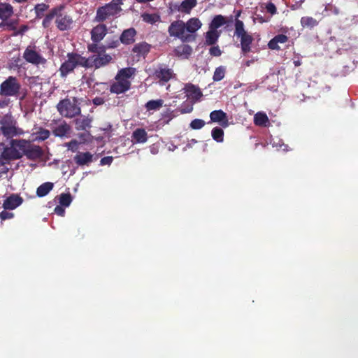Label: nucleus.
I'll return each mask as SVG.
<instances>
[{
  "mask_svg": "<svg viewBox=\"0 0 358 358\" xmlns=\"http://www.w3.org/2000/svg\"><path fill=\"white\" fill-rule=\"evenodd\" d=\"M70 126L65 122L59 124L53 130V134L56 136L62 137L66 136L70 131Z\"/></svg>",
  "mask_w": 358,
  "mask_h": 358,
  "instance_id": "7c9ffc66",
  "label": "nucleus"
},
{
  "mask_svg": "<svg viewBox=\"0 0 358 358\" xmlns=\"http://www.w3.org/2000/svg\"><path fill=\"white\" fill-rule=\"evenodd\" d=\"M35 134L36 140L44 141L49 138L50 133L48 129L40 127Z\"/></svg>",
  "mask_w": 358,
  "mask_h": 358,
  "instance_id": "4c0bfd02",
  "label": "nucleus"
},
{
  "mask_svg": "<svg viewBox=\"0 0 358 358\" xmlns=\"http://www.w3.org/2000/svg\"><path fill=\"white\" fill-rule=\"evenodd\" d=\"M0 132L6 139H13L24 134V131L18 127L17 120L10 113L0 116Z\"/></svg>",
  "mask_w": 358,
  "mask_h": 358,
  "instance_id": "20e7f679",
  "label": "nucleus"
},
{
  "mask_svg": "<svg viewBox=\"0 0 358 358\" xmlns=\"http://www.w3.org/2000/svg\"><path fill=\"white\" fill-rule=\"evenodd\" d=\"M55 213L59 215L63 216L65 213V211L62 206H57L55 208Z\"/></svg>",
  "mask_w": 358,
  "mask_h": 358,
  "instance_id": "864d4df0",
  "label": "nucleus"
},
{
  "mask_svg": "<svg viewBox=\"0 0 358 358\" xmlns=\"http://www.w3.org/2000/svg\"><path fill=\"white\" fill-rule=\"evenodd\" d=\"M197 5V0H183L180 3H175L172 10L178 11L185 15H189L192 10Z\"/></svg>",
  "mask_w": 358,
  "mask_h": 358,
  "instance_id": "2eb2a0df",
  "label": "nucleus"
},
{
  "mask_svg": "<svg viewBox=\"0 0 358 358\" xmlns=\"http://www.w3.org/2000/svg\"><path fill=\"white\" fill-rule=\"evenodd\" d=\"M209 52L210 55L214 57H219L222 55V51L217 45L211 47L209 50Z\"/></svg>",
  "mask_w": 358,
  "mask_h": 358,
  "instance_id": "c03bdc74",
  "label": "nucleus"
},
{
  "mask_svg": "<svg viewBox=\"0 0 358 358\" xmlns=\"http://www.w3.org/2000/svg\"><path fill=\"white\" fill-rule=\"evenodd\" d=\"M55 19L56 27L62 31L71 29L73 24L72 17L65 10L64 5H59L52 8L45 16L42 24L43 27L48 28L50 26L52 20Z\"/></svg>",
  "mask_w": 358,
  "mask_h": 358,
  "instance_id": "f03ea898",
  "label": "nucleus"
},
{
  "mask_svg": "<svg viewBox=\"0 0 358 358\" xmlns=\"http://www.w3.org/2000/svg\"><path fill=\"white\" fill-rule=\"evenodd\" d=\"M24 143V139H10L8 145L3 147L0 155L1 159L8 162L21 159Z\"/></svg>",
  "mask_w": 358,
  "mask_h": 358,
  "instance_id": "423d86ee",
  "label": "nucleus"
},
{
  "mask_svg": "<svg viewBox=\"0 0 358 358\" xmlns=\"http://www.w3.org/2000/svg\"><path fill=\"white\" fill-rule=\"evenodd\" d=\"M77 142L76 141H71L69 142L68 144H67V146L69 148V149H71L72 151H75L77 148Z\"/></svg>",
  "mask_w": 358,
  "mask_h": 358,
  "instance_id": "6e6d98bb",
  "label": "nucleus"
},
{
  "mask_svg": "<svg viewBox=\"0 0 358 358\" xmlns=\"http://www.w3.org/2000/svg\"><path fill=\"white\" fill-rule=\"evenodd\" d=\"M72 201L71 196L69 193L62 194L59 196V203L62 206L68 207Z\"/></svg>",
  "mask_w": 358,
  "mask_h": 358,
  "instance_id": "ea45409f",
  "label": "nucleus"
},
{
  "mask_svg": "<svg viewBox=\"0 0 358 358\" xmlns=\"http://www.w3.org/2000/svg\"><path fill=\"white\" fill-rule=\"evenodd\" d=\"M56 108L59 113L66 118H73L81 113V108L76 97L65 98L59 101Z\"/></svg>",
  "mask_w": 358,
  "mask_h": 358,
  "instance_id": "0eeeda50",
  "label": "nucleus"
},
{
  "mask_svg": "<svg viewBox=\"0 0 358 358\" xmlns=\"http://www.w3.org/2000/svg\"><path fill=\"white\" fill-rule=\"evenodd\" d=\"M54 184L50 182H46L41 185L36 190V195L38 197L46 196L53 188Z\"/></svg>",
  "mask_w": 358,
  "mask_h": 358,
  "instance_id": "c756f323",
  "label": "nucleus"
},
{
  "mask_svg": "<svg viewBox=\"0 0 358 358\" xmlns=\"http://www.w3.org/2000/svg\"><path fill=\"white\" fill-rule=\"evenodd\" d=\"M10 104V100L8 99H3L0 100V108L7 107Z\"/></svg>",
  "mask_w": 358,
  "mask_h": 358,
  "instance_id": "5fc2aeb1",
  "label": "nucleus"
},
{
  "mask_svg": "<svg viewBox=\"0 0 358 358\" xmlns=\"http://www.w3.org/2000/svg\"><path fill=\"white\" fill-rule=\"evenodd\" d=\"M67 59L64 61L59 68L60 76L62 78L73 72L77 66H82L86 69L85 57L81 55L70 52L67 54Z\"/></svg>",
  "mask_w": 358,
  "mask_h": 358,
  "instance_id": "6e6552de",
  "label": "nucleus"
},
{
  "mask_svg": "<svg viewBox=\"0 0 358 358\" xmlns=\"http://www.w3.org/2000/svg\"><path fill=\"white\" fill-rule=\"evenodd\" d=\"M108 31L107 27L105 24H99L94 27L90 34L91 39L94 43H99L103 39Z\"/></svg>",
  "mask_w": 358,
  "mask_h": 358,
  "instance_id": "a211bd4d",
  "label": "nucleus"
},
{
  "mask_svg": "<svg viewBox=\"0 0 358 358\" xmlns=\"http://www.w3.org/2000/svg\"><path fill=\"white\" fill-rule=\"evenodd\" d=\"M13 216H14V214L13 213L6 211V210H3L0 213V218L2 220L11 219L13 217Z\"/></svg>",
  "mask_w": 358,
  "mask_h": 358,
  "instance_id": "49530a36",
  "label": "nucleus"
},
{
  "mask_svg": "<svg viewBox=\"0 0 358 358\" xmlns=\"http://www.w3.org/2000/svg\"><path fill=\"white\" fill-rule=\"evenodd\" d=\"M234 36L239 39L243 54L246 55L251 51V45L254 41L252 36L245 29L243 21L236 19L234 22Z\"/></svg>",
  "mask_w": 358,
  "mask_h": 358,
  "instance_id": "39448f33",
  "label": "nucleus"
},
{
  "mask_svg": "<svg viewBox=\"0 0 358 358\" xmlns=\"http://www.w3.org/2000/svg\"><path fill=\"white\" fill-rule=\"evenodd\" d=\"M133 143H145L148 141V134L144 129L138 128L131 135Z\"/></svg>",
  "mask_w": 358,
  "mask_h": 358,
  "instance_id": "5701e85b",
  "label": "nucleus"
},
{
  "mask_svg": "<svg viewBox=\"0 0 358 358\" xmlns=\"http://www.w3.org/2000/svg\"><path fill=\"white\" fill-rule=\"evenodd\" d=\"M221 31L209 28L205 34V43L208 45H215L220 36Z\"/></svg>",
  "mask_w": 358,
  "mask_h": 358,
  "instance_id": "a878e982",
  "label": "nucleus"
},
{
  "mask_svg": "<svg viewBox=\"0 0 358 358\" xmlns=\"http://www.w3.org/2000/svg\"><path fill=\"white\" fill-rule=\"evenodd\" d=\"M317 21L312 17L305 16L301 18V24L304 28L312 29L317 26Z\"/></svg>",
  "mask_w": 358,
  "mask_h": 358,
  "instance_id": "72a5a7b5",
  "label": "nucleus"
},
{
  "mask_svg": "<svg viewBox=\"0 0 358 358\" xmlns=\"http://www.w3.org/2000/svg\"><path fill=\"white\" fill-rule=\"evenodd\" d=\"M23 202V199L18 194H13L7 197L3 203L5 210H14Z\"/></svg>",
  "mask_w": 358,
  "mask_h": 358,
  "instance_id": "f3484780",
  "label": "nucleus"
},
{
  "mask_svg": "<svg viewBox=\"0 0 358 358\" xmlns=\"http://www.w3.org/2000/svg\"><path fill=\"white\" fill-rule=\"evenodd\" d=\"M240 15V12H238V13H237V17H238Z\"/></svg>",
  "mask_w": 358,
  "mask_h": 358,
  "instance_id": "680f3d73",
  "label": "nucleus"
},
{
  "mask_svg": "<svg viewBox=\"0 0 358 358\" xmlns=\"http://www.w3.org/2000/svg\"><path fill=\"white\" fill-rule=\"evenodd\" d=\"M186 96L191 99L198 100L202 96V93L199 88L192 84H187L184 87Z\"/></svg>",
  "mask_w": 358,
  "mask_h": 358,
  "instance_id": "412c9836",
  "label": "nucleus"
},
{
  "mask_svg": "<svg viewBox=\"0 0 358 358\" xmlns=\"http://www.w3.org/2000/svg\"><path fill=\"white\" fill-rule=\"evenodd\" d=\"M141 17L145 22L151 24L160 21V15L157 13H145L141 15Z\"/></svg>",
  "mask_w": 358,
  "mask_h": 358,
  "instance_id": "473e14b6",
  "label": "nucleus"
},
{
  "mask_svg": "<svg viewBox=\"0 0 358 358\" xmlns=\"http://www.w3.org/2000/svg\"><path fill=\"white\" fill-rule=\"evenodd\" d=\"M254 124L262 127H268L271 124L270 120L264 112H257L254 115Z\"/></svg>",
  "mask_w": 358,
  "mask_h": 358,
  "instance_id": "393cba45",
  "label": "nucleus"
},
{
  "mask_svg": "<svg viewBox=\"0 0 358 358\" xmlns=\"http://www.w3.org/2000/svg\"><path fill=\"white\" fill-rule=\"evenodd\" d=\"M266 9L267 12L271 15H275L277 13V9H276L275 6L271 2H268L266 4Z\"/></svg>",
  "mask_w": 358,
  "mask_h": 358,
  "instance_id": "de8ad7c7",
  "label": "nucleus"
},
{
  "mask_svg": "<svg viewBox=\"0 0 358 358\" xmlns=\"http://www.w3.org/2000/svg\"><path fill=\"white\" fill-rule=\"evenodd\" d=\"M164 101L162 99L150 100L145 103V108L148 111L157 110L163 106Z\"/></svg>",
  "mask_w": 358,
  "mask_h": 358,
  "instance_id": "2f4dec72",
  "label": "nucleus"
},
{
  "mask_svg": "<svg viewBox=\"0 0 358 358\" xmlns=\"http://www.w3.org/2000/svg\"><path fill=\"white\" fill-rule=\"evenodd\" d=\"M255 62L254 59H252V60H248V61H245L244 64L246 66H250L251 64H252L253 62Z\"/></svg>",
  "mask_w": 358,
  "mask_h": 358,
  "instance_id": "13d9d810",
  "label": "nucleus"
},
{
  "mask_svg": "<svg viewBox=\"0 0 358 358\" xmlns=\"http://www.w3.org/2000/svg\"><path fill=\"white\" fill-rule=\"evenodd\" d=\"M150 50V45L145 42H141L136 44L132 49L133 52L138 57H145Z\"/></svg>",
  "mask_w": 358,
  "mask_h": 358,
  "instance_id": "bb28decb",
  "label": "nucleus"
},
{
  "mask_svg": "<svg viewBox=\"0 0 358 358\" xmlns=\"http://www.w3.org/2000/svg\"><path fill=\"white\" fill-rule=\"evenodd\" d=\"M74 161L79 166L88 165L93 161V155L89 152H78L74 157Z\"/></svg>",
  "mask_w": 358,
  "mask_h": 358,
  "instance_id": "aec40b11",
  "label": "nucleus"
},
{
  "mask_svg": "<svg viewBox=\"0 0 358 358\" xmlns=\"http://www.w3.org/2000/svg\"><path fill=\"white\" fill-rule=\"evenodd\" d=\"M121 4L120 0H113L109 3L99 8L96 10L94 20L101 22L115 16L122 10Z\"/></svg>",
  "mask_w": 358,
  "mask_h": 358,
  "instance_id": "1a4fd4ad",
  "label": "nucleus"
},
{
  "mask_svg": "<svg viewBox=\"0 0 358 358\" xmlns=\"http://www.w3.org/2000/svg\"><path fill=\"white\" fill-rule=\"evenodd\" d=\"M9 163L10 162L1 159V156L0 155V177L8 171V164H9Z\"/></svg>",
  "mask_w": 358,
  "mask_h": 358,
  "instance_id": "37998d69",
  "label": "nucleus"
},
{
  "mask_svg": "<svg viewBox=\"0 0 358 358\" xmlns=\"http://www.w3.org/2000/svg\"><path fill=\"white\" fill-rule=\"evenodd\" d=\"M22 57L27 63L35 66H45L47 63V59L43 56L41 49L35 44H29L25 48Z\"/></svg>",
  "mask_w": 358,
  "mask_h": 358,
  "instance_id": "9d476101",
  "label": "nucleus"
},
{
  "mask_svg": "<svg viewBox=\"0 0 358 358\" xmlns=\"http://www.w3.org/2000/svg\"><path fill=\"white\" fill-rule=\"evenodd\" d=\"M174 52L178 57L187 59L192 52V48L189 45L182 44L176 48Z\"/></svg>",
  "mask_w": 358,
  "mask_h": 358,
  "instance_id": "cd10ccee",
  "label": "nucleus"
},
{
  "mask_svg": "<svg viewBox=\"0 0 358 358\" xmlns=\"http://www.w3.org/2000/svg\"><path fill=\"white\" fill-rule=\"evenodd\" d=\"M136 34V31L134 28H129L124 30L120 36V41L123 44L129 45L134 42V37Z\"/></svg>",
  "mask_w": 358,
  "mask_h": 358,
  "instance_id": "b1692460",
  "label": "nucleus"
},
{
  "mask_svg": "<svg viewBox=\"0 0 358 358\" xmlns=\"http://www.w3.org/2000/svg\"><path fill=\"white\" fill-rule=\"evenodd\" d=\"M113 60V57L106 52V50L101 52L97 55H93L88 58L85 57L86 69H99L110 64Z\"/></svg>",
  "mask_w": 358,
  "mask_h": 358,
  "instance_id": "f8f14e48",
  "label": "nucleus"
},
{
  "mask_svg": "<svg viewBox=\"0 0 358 358\" xmlns=\"http://www.w3.org/2000/svg\"><path fill=\"white\" fill-rule=\"evenodd\" d=\"M21 87L18 78L15 76H9L0 85V94L6 97L17 96L20 94Z\"/></svg>",
  "mask_w": 358,
  "mask_h": 358,
  "instance_id": "9b49d317",
  "label": "nucleus"
},
{
  "mask_svg": "<svg viewBox=\"0 0 358 358\" xmlns=\"http://www.w3.org/2000/svg\"><path fill=\"white\" fill-rule=\"evenodd\" d=\"M113 160V157H104L101 159L100 164L101 165H110Z\"/></svg>",
  "mask_w": 358,
  "mask_h": 358,
  "instance_id": "3c124183",
  "label": "nucleus"
},
{
  "mask_svg": "<svg viewBox=\"0 0 358 358\" xmlns=\"http://www.w3.org/2000/svg\"><path fill=\"white\" fill-rule=\"evenodd\" d=\"M14 13L12 5L8 3L0 2V19L5 22L8 20Z\"/></svg>",
  "mask_w": 358,
  "mask_h": 358,
  "instance_id": "6ab92c4d",
  "label": "nucleus"
},
{
  "mask_svg": "<svg viewBox=\"0 0 358 358\" xmlns=\"http://www.w3.org/2000/svg\"><path fill=\"white\" fill-rule=\"evenodd\" d=\"M105 102V100L102 97H99V96H97V97H95L94 99H93L92 100V103L96 105V106H100V105H102Z\"/></svg>",
  "mask_w": 358,
  "mask_h": 358,
  "instance_id": "603ef678",
  "label": "nucleus"
},
{
  "mask_svg": "<svg viewBox=\"0 0 358 358\" xmlns=\"http://www.w3.org/2000/svg\"><path fill=\"white\" fill-rule=\"evenodd\" d=\"M227 23V18L222 15H215L209 24V28L217 30L220 27Z\"/></svg>",
  "mask_w": 358,
  "mask_h": 358,
  "instance_id": "c85d7f7f",
  "label": "nucleus"
},
{
  "mask_svg": "<svg viewBox=\"0 0 358 358\" xmlns=\"http://www.w3.org/2000/svg\"><path fill=\"white\" fill-rule=\"evenodd\" d=\"M294 65H295L296 66H300V65H301V62H300V61H294Z\"/></svg>",
  "mask_w": 358,
  "mask_h": 358,
  "instance_id": "052dcab7",
  "label": "nucleus"
},
{
  "mask_svg": "<svg viewBox=\"0 0 358 358\" xmlns=\"http://www.w3.org/2000/svg\"><path fill=\"white\" fill-rule=\"evenodd\" d=\"M211 136L213 140L217 143H222L224 141V131L220 127H215L211 131Z\"/></svg>",
  "mask_w": 358,
  "mask_h": 358,
  "instance_id": "f704fd0d",
  "label": "nucleus"
},
{
  "mask_svg": "<svg viewBox=\"0 0 358 358\" xmlns=\"http://www.w3.org/2000/svg\"><path fill=\"white\" fill-rule=\"evenodd\" d=\"M118 45V41H113L111 43L108 44L106 48H114Z\"/></svg>",
  "mask_w": 358,
  "mask_h": 358,
  "instance_id": "4d7b16f0",
  "label": "nucleus"
},
{
  "mask_svg": "<svg viewBox=\"0 0 358 358\" xmlns=\"http://www.w3.org/2000/svg\"><path fill=\"white\" fill-rule=\"evenodd\" d=\"M93 119L90 116H80L75 120L76 128L77 130H86L91 127Z\"/></svg>",
  "mask_w": 358,
  "mask_h": 358,
  "instance_id": "4be33fe9",
  "label": "nucleus"
},
{
  "mask_svg": "<svg viewBox=\"0 0 358 358\" xmlns=\"http://www.w3.org/2000/svg\"><path fill=\"white\" fill-rule=\"evenodd\" d=\"M153 76L155 79L158 80L161 85H164L173 78L175 73L171 69L163 64H160L155 69Z\"/></svg>",
  "mask_w": 358,
  "mask_h": 358,
  "instance_id": "ddd939ff",
  "label": "nucleus"
},
{
  "mask_svg": "<svg viewBox=\"0 0 358 358\" xmlns=\"http://www.w3.org/2000/svg\"><path fill=\"white\" fill-rule=\"evenodd\" d=\"M275 40L278 43H285L288 41V37L284 34H279L274 37Z\"/></svg>",
  "mask_w": 358,
  "mask_h": 358,
  "instance_id": "09e8293b",
  "label": "nucleus"
},
{
  "mask_svg": "<svg viewBox=\"0 0 358 358\" xmlns=\"http://www.w3.org/2000/svg\"><path fill=\"white\" fill-rule=\"evenodd\" d=\"M17 24H18V20H10V21L6 22H1L0 24V26L1 27L5 26V27H6V29L8 30L13 31L14 32H15L16 30H17Z\"/></svg>",
  "mask_w": 358,
  "mask_h": 358,
  "instance_id": "a19ab883",
  "label": "nucleus"
},
{
  "mask_svg": "<svg viewBox=\"0 0 358 358\" xmlns=\"http://www.w3.org/2000/svg\"><path fill=\"white\" fill-rule=\"evenodd\" d=\"M24 148L22 149V157L25 155L29 159H36L42 155V151L38 145H33L29 141L24 139Z\"/></svg>",
  "mask_w": 358,
  "mask_h": 358,
  "instance_id": "4468645a",
  "label": "nucleus"
},
{
  "mask_svg": "<svg viewBox=\"0 0 358 358\" xmlns=\"http://www.w3.org/2000/svg\"><path fill=\"white\" fill-rule=\"evenodd\" d=\"M49 6L46 3H38L34 6V11L36 18H41L44 15V13L48 9Z\"/></svg>",
  "mask_w": 358,
  "mask_h": 358,
  "instance_id": "c9c22d12",
  "label": "nucleus"
},
{
  "mask_svg": "<svg viewBox=\"0 0 358 358\" xmlns=\"http://www.w3.org/2000/svg\"><path fill=\"white\" fill-rule=\"evenodd\" d=\"M87 50L89 52L94 53V55H97L101 52H103L106 50V47L105 45H99L97 43H93L89 44L87 45Z\"/></svg>",
  "mask_w": 358,
  "mask_h": 358,
  "instance_id": "e433bc0d",
  "label": "nucleus"
},
{
  "mask_svg": "<svg viewBox=\"0 0 358 358\" xmlns=\"http://www.w3.org/2000/svg\"><path fill=\"white\" fill-rule=\"evenodd\" d=\"M202 24L198 17H191L185 22L178 20L171 23L168 33L171 37L178 38L183 43L193 41L196 31L201 28Z\"/></svg>",
  "mask_w": 358,
  "mask_h": 358,
  "instance_id": "f257e3e1",
  "label": "nucleus"
},
{
  "mask_svg": "<svg viewBox=\"0 0 358 358\" xmlns=\"http://www.w3.org/2000/svg\"><path fill=\"white\" fill-rule=\"evenodd\" d=\"M205 125V122L201 119L193 120L189 126L192 129H200Z\"/></svg>",
  "mask_w": 358,
  "mask_h": 358,
  "instance_id": "79ce46f5",
  "label": "nucleus"
},
{
  "mask_svg": "<svg viewBox=\"0 0 358 358\" xmlns=\"http://www.w3.org/2000/svg\"><path fill=\"white\" fill-rule=\"evenodd\" d=\"M225 76V68L224 66H219L215 69L213 74V80L220 81L224 78Z\"/></svg>",
  "mask_w": 358,
  "mask_h": 358,
  "instance_id": "58836bf2",
  "label": "nucleus"
},
{
  "mask_svg": "<svg viewBox=\"0 0 358 358\" xmlns=\"http://www.w3.org/2000/svg\"><path fill=\"white\" fill-rule=\"evenodd\" d=\"M136 69L127 67L120 69L115 77V81L110 85V92L113 94H122L130 89L129 79L134 76Z\"/></svg>",
  "mask_w": 358,
  "mask_h": 358,
  "instance_id": "7ed1b4c3",
  "label": "nucleus"
},
{
  "mask_svg": "<svg viewBox=\"0 0 358 358\" xmlns=\"http://www.w3.org/2000/svg\"><path fill=\"white\" fill-rule=\"evenodd\" d=\"M268 47L271 50H279L280 47L277 43V41L275 40V38H272L268 43Z\"/></svg>",
  "mask_w": 358,
  "mask_h": 358,
  "instance_id": "8fccbe9b",
  "label": "nucleus"
},
{
  "mask_svg": "<svg viewBox=\"0 0 358 358\" xmlns=\"http://www.w3.org/2000/svg\"><path fill=\"white\" fill-rule=\"evenodd\" d=\"M210 118L212 122H217L224 128L229 125L227 115L222 110L212 111L210 113Z\"/></svg>",
  "mask_w": 358,
  "mask_h": 358,
  "instance_id": "dca6fc26",
  "label": "nucleus"
},
{
  "mask_svg": "<svg viewBox=\"0 0 358 358\" xmlns=\"http://www.w3.org/2000/svg\"><path fill=\"white\" fill-rule=\"evenodd\" d=\"M29 27L26 24H23L17 30H16L15 32L13 33V36H17L18 35H22L24 34L27 31H28Z\"/></svg>",
  "mask_w": 358,
  "mask_h": 358,
  "instance_id": "a18cd8bd",
  "label": "nucleus"
},
{
  "mask_svg": "<svg viewBox=\"0 0 358 358\" xmlns=\"http://www.w3.org/2000/svg\"><path fill=\"white\" fill-rule=\"evenodd\" d=\"M29 0H13V1L17 3H24L27 2Z\"/></svg>",
  "mask_w": 358,
  "mask_h": 358,
  "instance_id": "bf43d9fd",
  "label": "nucleus"
}]
</instances>
